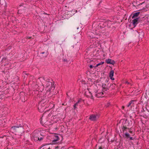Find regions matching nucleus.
<instances>
[{"mask_svg": "<svg viewBox=\"0 0 149 149\" xmlns=\"http://www.w3.org/2000/svg\"><path fill=\"white\" fill-rule=\"evenodd\" d=\"M140 13V12H137L133 14V15L132 17V18L133 19L135 18H137V17L138 16Z\"/></svg>", "mask_w": 149, "mask_h": 149, "instance_id": "nucleus-12", "label": "nucleus"}, {"mask_svg": "<svg viewBox=\"0 0 149 149\" xmlns=\"http://www.w3.org/2000/svg\"><path fill=\"white\" fill-rule=\"evenodd\" d=\"M120 121H122L121 127H123L124 128V130H125V129L130 130V127H131L133 126L132 125V122L131 120L129 121L127 119H123L121 120Z\"/></svg>", "mask_w": 149, "mask_h": 149, "instance_id": "nucleus-1", "label": "nucleus"}, {"mask_svg": "<svg viewBox=\"0 0 149 149\" xmlns=\"http://www.w3.org/2000/svg\"><path fill=\"white\" fill-rule=\"evenodd\" d=\"M114 73V71L113 70H111L109 73V76L110 77V79L112 80H113L114 79L113 77Z\"/></svg>", "mask_w": 149, "mask_h": 149, "instance_id": "nucleus-11", "label": "nucleus"}, {"mask_svg": "<svg viewBox=\"0 0 149 149\" xmlns=\"http://www.w3.org/2000/svg\"><path fill=\"white\" fill-rule=\"evenodd\" d=\"M109 86H107V88H102V91L103 92L107 91L109 89Z\"/></svg>", "mask_w": 149, "mask_h": 149, "instance_id": "nucleus-15", "label": "nucleus"}, {"mask_svg": "<svg viewBox=\"0 0 149 149\" xmlns=\"http://www.w3.org/2000/svg\"><path fill=\"white\" fill-rule=\"evenodd\" d=\"M6 64H7V63L6 64H5V65H6Z\"/></svg>", "mask_w": 149, "mask_h": 149, "instance_id": "nucleus-45", "label": "nucleus"}, {"mask_svg": "<svg viewBox=\"0 0 149 149\" xmlns=\"http://www.w3.org/2000/svg\"><path fill=\"white\" fill-rule=\"evenodd\" d=\"M55 138H56V139H54L52 141L53 142L56 141H58L59 140V137L58 136H55Z\"/></svg>", "mask_w": 149, "mask_h": 149, "instance_id": "nucleus-17", "label": "nucleus"}, {"mask_svg": "<svg viewBox=\"0 0 149 149\" xmlns=\"http://www.w3.org/2000/svg\"><path fill=\"white\" fill-rule=\"evenodd\" d=\"M110 104L109 103H107V104L106 105V107H108L110 105Z\"/></svg>", "mask_w": 149, "mask_h": 149, "instance_id": "nucleus-28", "label": "nucleus"}, {"mask_svg": "<svg viewBox=\"0 0 149 149\" xmlns=\"http://www.w3.org/2000/svg\"><path fill=\"white\" fill-rule=\"evenodd\" d=\"M88 71H86V73L88 72Z\"/></svg>", "mask_w": 149, "mask_h": 149, "instance_id": "nucleus-42", "label": "nucleus"}, {"mask_svg": "<svg viewBox=\"0 0 149 149\" xmlns=\"http://www.w3.org/2000/svg\"><path fill=\"white\" fill-rule=\"evenodd\" d=\"M43 104L42 106L43 107L45 105L44 104V101L43 100L41 101L40 103H39L38 105V109H39V107L40 106H41L42 104Z\"/></svg>", "mask_w": 149, "mask_h": 149, "instance_id": "nucleus-16", "label": "nucleus"}, {"mask_svg": "<svg viewBox=\"0 0 149 149\" xmlns=\"http://www.w3.org/2000/svg\"><path fill=\"white\" fill-rule=\"evenodd\" d=\"M6 60H8V58L6 57H4L2 59V61L3 62H4Z\"/></svg>", "mask_w": 149, "mask_h": 149, "instance_id": "nucleus-20", "label": "nucleus"}, {"mask_svg": "<svg viewBox=\"0 0 149 149\" xmlns=\"http://www.w3.org/2000/svg\"><path fill=\"white\" fill-rule=\"evenodd\" d=\"M106 23H107V26L108 27L110 28L112 24V23H111L110 21H106Z\"/></svg>", "mask_w": 149, "mask_h": 149, "instance_id": "nucleus-14", "label": "nucleus"}, {"mask_svg": "<svg viewBox=\"0 0 149 149\" xmlns=\"http://www.w3.org/2000/svg\"><path fill=\"white\" fill-rule=\"evenodd\" d=\"M139 19V18H136L132 20V23L134 27L136 26L137 24Z\"/></svg>", "mask_w": 149, "mask_h": 149, "instance_id": "nucleus-10", "label": "nucleus"}, {"mask_svg": "<svg viewBox=\"0 0 149 149\" xmlns=\"http://www.w3.org/2000/svg\"><path fill=\"white\" fill-rule=\"evenodd\" d=\"M122 128V130H123V133L124 134H125V133L126 132H127V129H125V130H124V129L123 127H121Z\"/></svg>", "mask_w": 149, "mask_h": 149, "instance_id": "nucleus-22", "label": "nucleus"}, {"mask_svg": "<svg viewBox=\"0 0 149 149\" xmlns=\"http://www.w3.org/2000/svg\"><path fill=\"white\" fill-rule=\"evenodd\" d=\"M107 81V82H108V81H107V80L106 81Z\"/></svg>", "mask_w": 149, "mask_h": 149, "instance_id": "nucleus-44", "label": "nucleus"}, {"mask_svg": "<svg viewBox=\"0 0 149 149\" xmlns=\"http://www.w3.org/2000/svg\"><path fill=\"white\" fill-rule=\"evenodd\" d=\"M139 37H140V38H141L143 36L144 33L143 32H141V33H139Z\"/></svg>", "mask_w": 149, "mask_h": 149, "instance_id": "nucleus-18", "label": "nucleus"}, {"mask_svg": "<svg viewBox=\"0 0 149 149\" xmlns=\"http://www.w3.org/2000/svg\"><path fill=\"white\" fill-rule=\"evenodd\" d=\"M89 36L91 37V38H94V37L93 36Z\"/></svg>", "mask_w": 149, "mask_h": 149, "instance_id": "nucleus-36", "label": "nucleus"}, {"mask_svg": "<svg viewBox=\"0 0 149 149\" xmlns=\"http://www.w3.org/2000/svg\"><path fill=\"white\" fill-rule=\"evenodd\" d=\"M80 102L79 100H78L77 102H76V103H75L74 104H75L76 106H77L78 105V104L79 103V102Z\"/></svg>", "mask_w": 149, "mask_h": 149, "instance_id": "nucleus-27", "label": "nucleus"}, {"mask_svg": "<svg viewBox=\"0 0 149 149\" xmlns=\"http://www.w3.org/2000/svg\"><path fill=\"white\" fill-rule=\"evenodd\" d=\"M98 118V117L97 115H95L92 114L90 116L89 118L91 121H95L97 120Z\"/></svg>", "mask_w": 149, "mask_h": 149, "instance_id": "nucleus-8", "label": "nucleus"}, {"mask_svg": "<svg viewBox=\"0 0 149 149\" xmlns=\"http://www.w3.org/2000/svg\"><path fill=\"white\" fill-rule=\"evenodd\" d=\"M109 85V84L107 86H109V88L110 87H111L112 89L113 88L114 86H113V84H110V85Z\"/></svg>", "mask_w": 149, "mask_h": 149, "instance_id": "nucleus-23", "label": "nucleus"}, {"mask_svg": "<svg viewBox=\"0 0 149 149\" xmlns=\"http://www.w3.org/2000/svg\"><path fill=\"white\" fill-rule=\"evenodd\" d=\"M91 99H93V96L92 95V93H91Z\"/></svg>", "mask_w": 149, "mask_h": 149, "instance_id": "nucleus-31", "label": "nucleus"}, {"mask_svg": "<svg viewBox=\"0 0 149 149\" xmlns=\"http://www.w3.org/2000/svg\"><path fill=\"white\" fill-rule=\"evenodd\" d=\"M123 136L124 138H126L128 140H131L134 139L133 138L131 137L130 134L127 132L125 133V134H123Z\"/></svg>", "mask_w": 149, "mask_h": 149, "instance_id": "nucleus-7", "label": "nucleus"}, {"mask_svg": "<svg viewBox=\"0 0 149 149\" xmlns=\"http://www.w3.org/2000/svg\"><path fill=\"white\" fill-rule=\"evenodd\" d=\"M16 125L12 127V129L13 130H15L16 128H18L19 127H21L22 126L23 124L19 120H18L16 122Z\"/></svg>", "mask_w": 149, "mask_h": 149, "instance_id": "nucleus-5", "label": "nucleus"}, {"mask_svg": "<svg viewBox=\"0 0 149 149\" xmlns=\"http://www.w3.org/2000/svg\"><path fill=\"white\" fill-rule=\"evenodd\" d=\"M93 33L92 32H89L88 34V35H90L89 34H93Z\"/></svg>", "mask_w": 149, "mask_h": 149, "instance_id": "nucleus-34", "label": "nucleus"}, {"mask_svg": "<svg viewBox=\"0 0 149 149\" xmlns=\"http://www.w3.org/2000/svg\"><path fill=\"white\" fill-rule=\"evenodd\" d=\"M45 112L43 113L41 118L40 123L42 125H47V124L46 123L48 121L47 118V116H45Z\"/></svg>", "mask_w": 149, "mask_h": 149, "instance_id": "nucleus-3", "label": "nucleus"}, {"mask_svg": "<svg viewBox=\"0 0 149 149\" xmlns=\"http://www.w3.org/2000/svg\"><path fill=\"white\" fill-rule=\"evenodd\" d=\"M63 61L64 62H68V61H69L68 60L67 58L65 59H63Z\"/></svg>", "mask_w": 149, "mask_h": 149, "instance_id": "nucleus-25", "label": "nucleus"}, {"mask_svg": "<svg viewBox=\"0 0 149 149\" xmlns=\"http://www.w3.org/2000/svg\"><path fill=\"white\" fill-rule=\"evenodd\" d=\"M143 3H144V2H143V3H141L140 4H139V5H140H140H142Z\"/></svg>", "mask_w": 149, "mask_h": 149, "instance_id": "nucleus-39", "label": "nucleus"}, {"mask_svg": "<svg viewBox=\"0 0 149 149\" xmlns=\"http://www.w3.org/2000/svg\"><path fill=\"white\" fill-rule=\"evenodd\" d=\"M104 63V62H101L99 63H98L96 65V66H95V68L96 67H98V66H99L100 65H102Z\"/></svg>", "mask_w": 149, "mask_h": 149, "instance_id": "nucleus-19", "label": "nucleus"}, {"mask_svg": "<svg viewBox=\"0 0 149 149\" xmlns=\"http://www.w3.org/2000/svg\"><path fill=\"white\" fill-rule=\"evenodd\" d=\"M25 93L23 92H21L20 93V98L22 102H25L27 100L26 97H25Z\"/></svg>", "mask_w": 149, "mask_h": 149, "instance_id": "nucleus-6", "label": "nucleus"}, {"mask_svg": "<svg viewBox=\"0 0 149 149\" xmlns=\"http://www.w3.org/2000/svg\"><path fill=\"white\" fill-rule=\"evenodd\" d=\"M45 52H42L41 53V54H44V53H45Z\"/></svg>", "mask_w": 149, "mask_h": 149, "instance_id": "nucleus-40", "label": "nucleus"}, {"mask_svg": "<svg viewBox=\"0 0 149 149\" xmlns=\"http://www.w3.org/2000/svg\"><path fill=\"white\" fill-rule=\"evenodd\" d=\"M40 78H42L44 80V81L43 82L46 84L45 86L47 88H49V89H47V91L49 90L50 91V90L52 89L53 88V89L55 88V86H54V84H52V83L50 81V79H46V78L44 77L39 78V79Z\"/></svg>", "mask_w": 149, "mask_h": 149, "instance_id": "nucleus-2", "label": "nucleus"}, {"mask_svg": "<svg viewBox=\"0 0 149 149\" xmlns=\"http://www.w3.org/2000/svg\"><path fill=\"white\" fill-rule=\"evenodd\" d=\"M98 149H103V148L102 146H100L99 147Z\"/></svg>", "mask_w": 149, "mask_h": 149, "instance_id": "nucleus-33", "label": "nucleus"}, {"mask_svg": "<svg viewBox=\"0 0 149 149\" xmlns=\"http://www.w3.org/2000/svg\"><path fill=\"white\" fill-rule=\"evenodd\" d=\"M24 11L22 10V9H19L18 10V14H21L22 13H23V12H24Z\"/></svg>", "mask_w": 149, "mask_h": 149, "instance_id": "nucleus-21", "label": "nucleus"}, {"mask_svg": "<svg viewBox=\"0 0 149 149\" xmlns=\"http://www.w3.org/2000/svg\"><path fill=\"white\" fill-rule=\"evenodd\" d=\"M125 108V107L124 106H122V108L123 109H124V108Z\"/></svg>", "mask_w": 149, "mask_h": 149, "instance_id": "nucleus-38", "label": "nucleus"}, {"mask_svg": "<svg viewBox=\"0 0 149 149\" xmlns=\"http://www.w3.org/2000/svg\"><path fill=\"white\" fill-rule=\"evenodd\" d=\"M135 102V101L134 100L130 101L129 103L127 105V107H129L130 106H131V107H132V106H133L134 104V102Z\"/></svg>", "mask_w": 149, "mask_h": 149, "instance_id": "nucleus-13", "label": "nucleus"}, {"mask_svg": "<svg viewBox=\"0 0 149 149\" xmlns=\"http://www.w3.org/2000/svg\"><path fill=\"white\" fill-rule=\"evenodd\" d=\"M40 135L41 133L40 132L38 131H34L33 136L34 141H38V139H39V138Z\"/></svg>", "mask_w": 149, "mask_h": 149, "instance_id": "nucleus-4", "label": "nucleus"}, {"mask_svg": "<svg viewBox=\"0 0 149 149\" xmlns=\"http://www.w3.org/2000/svg\"><path fill=\"white\" fill-rule=\"evenodd\" d=\"M23 73L24 74H25L26 75H27L28 74H26V73H25V72H23Z\"/></svg>", "mask_w": 149, "mask_h": 149, "instance_id": "nucleus-35", "label": "nucleus"}, {"mask_svg": "<svg viewBox=\"0 0 149 149\" xmlns=\"http://www.w3.org/2000/svg\"><path fill=\"white\" fill-rule=\"evenodd\" d=\"M76 106L75 104L74 105V109H75L76 108Z\"/></svg>", "mask_w": 149, "mask_h": 149, "instance_id": "nucleus-32", "label": "nucleus"}, {"mask_svg": "<svg viewBox=\"0 0 149 149\" xmlns=\"http://www.w3.org/2000/svg\"><path fill=\"white\" fill-rule=\"evenodd\" d=\"M102 94H103V93L102 92Z\"/></svg>", "mask_w": 149, "mask_h": 149, "instance_id": "nucleus-43", "label": "nucleus"}, {"mask_svg": "<svg viewBox=\"0 0 149 149\" xmlns=\"http://www.w3.org/2000/svg\"><path fill=\"white\" fill-rule=\"evenodd\" d=\"M107 86L105 84H103L102 85V88H107Z\"/></svg>", "mask_w": 149, "mask_h": 149, "instance_id": "nucleus-24", "label": "nucleus"}, {"mask_svg": "<svg viewBox=\"0 0 149 149\" xmlns=\"http://www.w3.org/2000/svg\"><path fill=\"white\" fill-rule=\"evenodd\" d=\"M105 61L108 64L114 65L115 63V61L113 60H112L110 58L107 59Z\"/></svg>", "mask_w": 149, "mask_h": 149, "instance_id": "nucleus-9", "label": "nucleus"}, {"mask_svg": "<svg viewBox=\"0 0 149 149\" xmlns=\"http://www.w3.org/2000/svg\"><path fill=\"white\" fill-rule=\"evenodd\" d=\"M131 129V127L130 128V130H129V132L130 133L132 134V131L130 130Z\"/></svg>", "mask_w": 149, "mask_h": 149, "instance_id": "nucleus-29", "label": "nucleus"}, {"mask_svg": "<svg viewBox=\"0 0 149 149\" xmlns=\"http://www.w3.org/2000/svg\"><path fill=\"white\" fill-rule=\"evenodd\" d=\"M93 65H90V68L91 69L92 68H93Z\"/></svg>", "mask_w": 149, "mask_h": 149, "instance_id": "nucleus-30", "label": "nucleus"}, {"mask_svg": "<svg viewBox=\"0 0 149 149\" xmlns=\"http://www.w3.org/2000/svg\"><path fill=\"white\" fill-rule=\"evenodd\" d=\"M47 54H46V56H47Z\"/></svg>", "mask_w": 149, "mask_h": 149, "instance_id": "nucleus-41", "label": "nucleus"}, {"mask_svg": "<svg viewBox=\"0 0 149 149\" xmlns=\"http://www.w3.org/2000/svg\"><path fill=\"white\" fill-rule=\"evenodd\" d=\"M28 38L29 39H31L32 38L31 37H28Z\"/></svg>", "mask_w": 149, "mask_h": 149, "instance_id": "nucleus-37", "label": "nucleus"}, {"mask_svg": "<svg viewBox=\"0 0 149 149\" xmlns=\"http://www.w3.org/2000/svg\"><path fill=\"white\" fill-rule=\"evenodd\" d=\"M43 138L42 137H41L40 138L39 137L38 139H38V141H40L43 139Z\"/></svg>", "mask_w": 149, "mask_h": 149, "instance_id": "nucleus-26", "label": "nucleus"}]
</instances>
